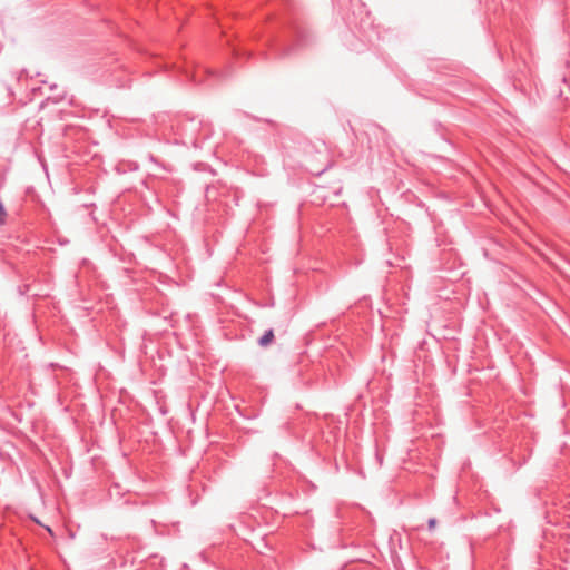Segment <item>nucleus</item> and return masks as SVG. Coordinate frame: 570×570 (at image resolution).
I'll return each mask as SVG.
<instances>
[{
    "instance_id": "f03ea898",
    "label": "nucleus",
    "mask_w": 570,
    "mask_h": 570,
    "mask_svg": "<svg viewBox=\"0 0 570 570\" xmlns=\"http://www.w3.org/2000/svg\"><path fill=\"white\" fill-rule=\"evenodd\" d=\"M436 525V519L435 518H431L429 519L428 521V527H429V530H433Z\"/></svg>"
},
{
    "instance_id": "f257e3e1",
    "label": "nucleus",
    "mask_w": 570,
    "mask_h": 570,
    "mask_svg": "<svg viewBox=\"0 0 570 570\" xmlns=\"http://www.w3.org/2000/svg\"><path fill=\"white\" fill-rule=\"evenodd\" d=\"M273 340H274V331L272 328H269L258 340V344L262 347H267L273 342Z\"/></svg>"
}]
</instances>
